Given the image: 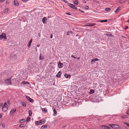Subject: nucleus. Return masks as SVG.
Returning a JSON list of instances; mask_svg holds the SVG:
<instances>
[{
  "label": "nucleus",
  "mask_w": 129,
  "mask_h": 129,
  "mask_svg": "<svg viewBox=\"0 0 129 129\" xmlns=\"http://www.w3.org/2000/svg\"><path fill=\"white\" fill-rule=\"evenodd\" d=\"M16 108H13V109H12L10 112V114H12L14 113H15L16 111Z\"/></svg>",
  "instance_id": "7"
},
{
  "label": "nucleus",
  "mask_w": 129,
  "mask_h": 129,
  "mask_svg": "<svg viewBox=\"0 0 129 129\" xmlns=\"http://www.w3.org/2000/svg\"><path fill=\"white\" fill-rule=\"evenodd\" d=\"M102 128L104 129H109L111 128V127L106 125H103L102 126Z\"/></svg>",
  "instance_id": "9"
},
{
  "label": "nucleus",
  "mask_w": 129,
  "mask_h": 129,
  "mask_svg": "<svg viewBox=\"0 0 129 129\" xmlns=\"http://www.w3.org/2000/svg\"><path fill=\"white\" fill-rule=\"evenodd\" d=\"M32 39L30 41H29V42L28 44V45H27L29 47L30 46V45H31V43L32 42Z\"/></svg>",
  "instance_id": "25"
},
{
  "label": "nucleus",
  "mask_w": 129,
  "mask_h": 129,
  "mask_svg": "<svg viewBox=\"0 0 129 129\" xmlns=\"http://www.w3.org/2000/svg\"><path fill=\"white\" fill-rule=\"evenodd\" d=\"M77 58L78 59H80V57H78V58Z\"/></svg>",
  "instance_id": "63"
},
{
  "label": "nucleus",
  "mask_w": 129,
  "mask_h": 129,
  "mask_svg": "<svg viewBox=\"0 0 129 129\" xmlns=\"http://www.w3.org/2000/svg\"><path fill=\"white\" fill-rule=\"evenodd\" d=\"M8 8H6V9H5L4 10V12H8Z\"/></svg>",
  "instance_id": "33"
},
{
  "label": "nucleus",
  "mask_w": 129,
  "mask_h": 129,
  "mask_svg": "<svg viewBox=\"0 0 129 129\" xmlns=\"http://www.w3.org/2000/svg\"><path fill=\"white\" fill-rule=\"evenodd\" d=\"M68 5L71 8L74 9L75 10H77V8H76L74 5H73L70 3L68 4Z\"/></svg>",
  "instance_id": "5"
},
{
  "label": "nucleus",
  "mask_w": 129,
  "mask_h": 129,
  "mask_svg": "<svg viewBox=\"0 0 129 129\" xmlns=\"http://www.w3.org/2000/svg\"><path fill=\"white\" fill-rule=\"evenodd\" d=\"M94 62H95V61H94V60L93 59L91 60V64H92Z\"/></svg>",
  "instance_id": "36"
},
{
  "label": "nucleus",
  "mask_w": 129,
  "mask_h": 129,
  "mask_svg": "<svg viewBox=\"0 0 129 129\" xmlns=\"http://www.w3.org/2000/svg\"><path fill=\"white\" fill-rule=\"evenodd\" d=\"M110 10V9L109 8H107L105 9V10L106 11H108Z\"/></svg>",
  "instance_id": "35"
},
{
  "label": "nucleus",
  "mask_w": 129,
  "mask_h": 129,
  "mask_svg": "<svg viewBox=\"0 0 129 129\" xmlns=\"http://www.w3.org/2000/svg\"><path fill=\"white\" fill-rule=\"evenodd\" d=\"M45 119H43L40 121H36L35 124L36 125H40L45 123Z\"/></svg>",
  "instance_id": "2"
},
{
  "label": "nucleus",
  "mask_w": 129,
  "mask_h": 129,
  "mask_svg": "<svg viewBox=\"0 0 129 129\" xmlns=\"http://www.w3.org/2000/svg\"><path fill=\"white\" fill-rule=\"evenodd\" d=\"M53 116H55L57 115V112L56 110L55 109H54L53 110Z\"/></svg>",
  "instance_id": "15"
},
{
  "label": "nucleus",
  "mask_w": 129,
  "mask_h": 129,
  "mask_svg": "<svg viewBox=\"0 0 129 129\" xmlns=\"http://www.w3.org/2000/svg\"><path fill=\"white\" fill-rule=\"evenodd\" d=\"M128 28V26H126L124 28V29H127Z\"/></svg>",
  "instance_id": "48"
},
{
  "label": "nucleus",
  "mask_w": 129,
  "mask_h": 129,
  "mask_svg": "<svg viewBox=\"0 0 129 129\" xmlns=\"http://www.w3.org/2000/svg\"><path fill=\"white\" fill-rule=\"evenodd\" d=\"M11 71L9 70H6L5 72L2 73L3 75H6L8 77H10V76H11L12 73Z\"/></svg>",
  "instance_id": "1"
},
{
  "label": "nucleus",
  "mask_w": 129,
  "mask_h": 129,
  "mask_svg": "<svg viewBox=\"0 0 129 129\" xmlns=\"http://www.w3.org/2000/svg\"><path fill=\"white\" fill-rule=\"evenodd\" d=\"M69 33H71V34H72L73 33V32L72 31H69Z\"/></svg>",
  "instance_id": "53"
},
{
  "label": "nucleus",
  "mask_w": 129,
  "mask_h": 129,
  "mask_svg": "<svg viewBox=\"0 0 129 129\" xmlns=\"http://www.w3.org/2000/svg\"><path fill=\"white\" fill-rule=\"evenodd\" d=\"M5 80V83L8 85H10L11 83L10 78L8 79Z\"/></svg>",
  "instance_id": "4"
},
{
  "label": "nucleus",
  "mask_w": 129,
  "mask_h": 129,
  "mask_svg": "<svg viewBox=\"0 0 129 129\" xmlns=\"http://www.w3.org/2000/svg\"><path fill=\"white\" fill-rule=\"evenodd\" d=\"M61 72L60 71L58 72L57 74L56 75V76L58 78H60L61 76Z\"/></svg>",
  "instance_id": "11"
},
{
  "label": "nucleus",
  "mask_w": 129,
  "mask_h": 129,
  "mask_svg": "<svg viewBox=\"0 0 129 129\" xmlns=\"http://www.w3.org/2000/svg\"><path fill=\"white\" fill-rule=\"evenodd\" d=\"M3 105V104L2 103H1L0 104V107L2 106Z\"/></svg>",
  "instance_id": "46"
},
{
  "label": "nucleus",
  "mask_w": 129,
  "mask_h": 129,
  "mask_svg": "<svg viewBox=\"0 0 129 129\" xmlns=\"http://www.w3.org/2000/svg\"><path fill=\"white\" fill-rule=\"evenodd\" d=\"M5 0H0V2L3 3L4 1H5Z\"/></svg>",
  "instance_id": "43"
},
{
  "label": "nucleus",
  "mask_w": 129,
  "mask_h": 129,
  "mask_svg": "<svg viewBox=\"0 0 129 129\" xmlns=\"http://www.w3.org/2000/svg\"><path fill=\"white\" fill-rule=\"evenodd\" d=\"M73 2L74 3L77 5L78 4V1L77 0H74L73 1Z\"/></svg>",
  "instance_id": "23"
},
{
  "label": "nucleus",
  "mask_w": 129,
  "mask_h": 129,
  "mask_svg": "<svg viewBox=\"0 0 129 129\" xmlns=\"http://www.w3.org/2000/svg\"><path fill=\"white\" fill-rule=\"evenodd\" d=\"M14 4L15 6H18L19 5V3L16 0H15L14 1Z\"/></svg>",
  "instance_id": "14"
},
{
  "label": "nucleus",
  "mask_w": 129,
  "mask_h": 129,
  "mask_svg": "<svg viewBox=\"0 0 129 129\" xmlns=\"http://www.w3.org/2000/svg\"><path fill=\"white\" fill-rule=\"evenodd\" d=\"M21 104L22 105L25 107H26V104L24 102H21Z\"/></svg>",
  "instance_id": "21"
},
{
  "label": "nucleus",
  "mask_w": 129,
  "mask_h": 129,
  "mask_svg": "<svg viewBox=\"0 0 129 129\" xmlns=\"http://www.w3.org/2000/svg\"><path fill=\"white\" fill-rule=\"evenodd\" d=\"M93 59L95 62L98 60V59L97 58H95Z\"/></svg>",
  "instance_id": "42"
},
{
  "label": "nucleus",
  "mask_w": 129,
  "mask_h": 129,
  "mask_svg": "<svg viewBox=\"0 0 129 129\" xmlns=\"http://www.w3.org/2000/svg\"><path fill=\"white\" fill-rule=\"evenodd\" d=\"M25 97L26 98V99L28 100L31 103H33L34 101V100L33 99L30 98L29 96H27L26 95Z\"/></svg>",
  "instance_id": "6"
},
{
  "label": "nucleus",
  "mask_w": 129,
  "mask_h": 129,
  "mask_svg": "<svg viewBox=\"0 0 129 129\" xmlns=\"http://www.w3.org/2000/svg\"><path fill=\"white\" fill-rule=\"evenodd\" d=\"M124 124H125V125H127V126H128L129 127V124L128 123H127L126 122H124Z\"/></svg>",
  "instance_id": "34"
},
{
  "label": "nucleus",
  "mask_w": 129,
  "mask_h": 129,
  "mask_svg": "<svg viewBox=\"0 0 129 129\" xmlns=\"http://www.w3.org/2000/svg\"><path fill=\"white\" fill-rule=\"evenodd\" d=\"M99 22H107V20H99L98 21Z\"/></svg>",
  "instance_id": "28"
},
{
  "label": "nucleus",
  "mask_w": 129,
  "mask_h": 129,
  "mask_svg": "<svg viewBox=\"0 0 129 129\" xmlns=\"http://www.w3.org/2000/svg\"><path fill=\"white\" fill-rule=\"evenodd\" d=\"M47 20V18L46 17H44L42 19V22L44 24H46V21Z\"/></svg>",
  "instance_id": "12"
},
{
  "label": "nucleus",
  "mask_w": 129,
  "mask_h": 129,
  "mask_svg": "<svg viewBox=\"0 0 129 129\" xmlns=\"http://www.w3.org/2000/svg\"><path fill=\"white\" fill-rule=\"evenodd\" d=\"M127 115H123L121 116V118H126L127 117Z\"/></svg>",
  "instance_id": "27"
},
{
  "label": "nucleus",
  "mask_w": 129,
  "mask_h": 129,
  "mask_svg": "<svg viewBox=\"0 0 129 129\" xmlns=\"http://www.w3.org/2000/svg\"><path fill=\"white\" fill-rule=\"evenodd\" d=\"M2 109L3 112H5L7 111L8 109V107H4L3 106Z\"/></svg>",
  "instance_id": "8"
},
{
  "label": "nucleus",
  "mask_w": 129,
  "mask_h": 129,
  "mask_svg": "<svg viewBox=\"0 0 129 129\" xmlns=\"http://www.w3.org/2000/svg\"><path fill=\"white\" fill-rule=\"evenodd\" d=\"M94 90L91 89L90 90V93L92 94L94 92Z\"/></svg>",
  "instance_id": "26"
},
{
  "label": "nucleus",
  "mask_w": 129,
  "mask_h": 129,
  "mask_svg": "<svg viewBox=\"0 0 129 129\" xmlns=\"http://www.w3.org/2000/svg\"><path fill=\"white\" fill-rule=\"evenodd\" d=\"M47 127V126L46 125H44L40 127V129H45Z\"/></svg>",
  "instance_id": "13"
},
{
  "label": "nucleus",
  "mask_w": 129,
  "mask_h": 129,
  "mask_svg": "<svg viewBox=\"0 0 129 129\" xmlns=\"http://www.w3.org/2000/svg\"><path fill=\"white\" fill-rule=\"evenodd\" d=\"M64 76L66 78H67L68 77H69L70 76V75L65 74L64 75Z\"/></svg>",
  "instance_id": "30"
},
{
  "label": "nucleus",
  "mask_w": 129,
  "mask_h": 129,
  "mask_svg": "<svg viewBox=\"0 0 129 129\" xmlns=\"http://www.w3.org/2000/svg\"><path fill=\"white\" fill-rule=\"evenodd\" d=\"M71 57L74 58H76L75 57V56L74 55H72L71 56Z\"/></svg>",
  "instance_id": "47"
},
{
  "label": "nucleus",
  "mask_w": 129,
  "mask_h": 129,
  "mask_svg": "<svg viewBox=\"0 0 129 129\" xmlns=\"http://www.w3.org/2000/svg\"><path fill=\"white\" fill-rule=\"evenodd\" d=\"M6 34L5 33V35H4V37H3V38H4L5 39H7V38L6 37Z\"/></svg>",
  "instance_id": "38"
},
{
  "label": "nucleus",
  "mask_w": 129,
  "mask_h": 129,
  "mask_svg": "<svg viewBox=\"0 0 129 129\" xmlns=\"http://www.w3.org/2000/svg\"><path fill=\"white\" fill-rule=\"evenodd\" d=\"M96 24L95 23H91V24L87 25H86V26H92L94 25H95Z\"/></svg>",
  "instance_id": "17"
},
{
  "label": "nucleus",
  "mask_w": 129,
  "mask_h": 129,
  "mask_svg": "<svg viewBox=\"0 0 129 129\" xmlns=\"http://www.w3.org/2000/svg\"><path fill=\"white\" fill-rule=\"evenodd\" d=\"M38 36L39 37H40L41 36L40 33L38 34Z\"/></svg>",
  "instance_id": "51"
},
{
  "label": "nucleus",
  "mask_w": 129,
  "mask_h": 129,
  "mask_svg": "<svg viewBox=\"0 0 129 129\" xmlns=\"http://www.w3.org/2000/svg\"><path fill=\"white\" fill-rule=\"evenodd\" d=\"M22 83L23 84H25V81H23L22 82Z\"/></svg>",
  "instance_id": "50"
},
{
  "label": "nucleus",
  "mask_w": 129,
  "mask_h": 129,
  "mask_svg": "<svg viewBox=\"0 0 129 129\" xmlns=\"http://www.w3.org/2000/svg\"><path fill=\"white\" fill-rule=\"evenodd\" d=\"M7 4H8L9 3V2L8 1H7L6 2Z\"/></svg>",
  "instance_id": "57"
},
{
  "label": "nucleus",
  "mask_w": 129,
  "mask_h": 129,
  "mask_svg": "<svg viewBox=\"0 0 129 129\" xmlns=\"http://www.w3.org/2000/svg\"><path fill=\"white\" fill-rule=\"evenodd\" d=\"M7 103L8 104H9L10 103V101L9 100H8L7 101Z\"/></svg>",
  "instance_id": "52"
},
{
  "label": "nucleus",
  "mask_w": 129,
  "mask_h": 129,
  "mask_svg": "<svg viewBox=\"0 0 129 129\" xmlns=\"http://www.w3.org/2000/svg\"><path fill=\"white\" fill-rule=\"evenodd\" d=\"M42 110L44 113H46L47 111V110L46 108H42Z\"/></svg>",
  "instance_id": "18"
},
{
  "label": "nucleus",
  "mask_w": 129,
  "mask_h": 129,
  "mask_svg": "<svg viewBox=\"0 0 129 129\" xmlns=\"http://www.w3.org/2000/svg\"><path fill=\"white\" fill-rule=\"evenodd\" d=\"M29 83L28 82H25V84H29Z\"/></svg>",
  "instance_id": "58"
},
{
  "label": "nucleus",
  "mask_w": 129,
  "mask_h": 129,
  "mask_svg": "<svg viewBox=\"0 0 129 129\" xmlns=\"http://www.w3.org/2000/svg\"><path fill=\"white\" fill-rule=\"evenodd\" d=\"M82 2L83 3H86V1L84 0H82Z\"/></svg>",
  "instance_id": "45"
},
{
  "label": "nucleus",
  "mask_w": 129,
  "mask_h": 129,
  "mask_svg": "<svg viewBox=\"0 0 129 129\" xmlns=\"http://www.w3.org/2000/svg\"><path fill=\"white\" fill-rule=\"evenodd\" d=\"M66 14H67V15H71V14L69 13H66Z\"/></svg>",
  "instance_id": "55"
},
{
  "label": "nucleus",
  "mask_w": 129,
  "mask_h": 129,
  "mask_svg": "<svg viewBox=\"0 0 129 129\" xmlns=\"http://www.w3.org/2000/svg\"><path fill=\"white\" fill-rule=\"evenodd\" d=\"M40 59H43L44 58V57L43 56H41V54H40Z\"/></svg>",
  "instance_id": "29"
},
{
  "label": "nucleus",
  "mask_w": 129,
  "mask_h": 129,
  "mask_svg": "<svg viewBox=\"0 0 129 129\" xmlns=\"http://www.w3.org/2000/svg\"><path fill=\"white\" fill-rule=\"evenodd\" d=\"M1 124L3 128H4L5 127V125L4 123H2Z\"/></svg>",
  "instance_id": "31"
},
{
  "label": "nucleus",
  "mask_w": 129,
  "mask_h": 129,
  "mask_svg": "<svg viewBox=\"0 0 129 129\" xmlns=\"http://www.w3.org/2000/svg\"><path fill=\"white\" fill-rule=\"evenodd\" d=\"M23 124H20L19 125V126L21 127H23Z\"/></svg>",
  "instance_id": "37"
},
{
  "label": "nucleus",
  "mask_w": 129,
  "mask_h": 129,
  "mask_svg": "<svg viewBox=\"0 0 129 129\" xmlns=\"http://www.w3.org/2000/svg\"><path fill=\"white\" fill-rule=\"evenodd\" d=\"M3 74L2 73H1L0 74V83L2 82V76Z\"/></svg>",
  "instance_id": "16"
},
{
  "label": "nucleus",
  "mask_w": 129,
  "mask_h": 129,
  "mask_svg": "<svg viewBox=\"0 0 129 129\" xmlns=\"http://www.w3.org/2000/svg\"><path fill=\"white\" fill-rule=\"evenodd\" d=\"M2 117V114H0V118H1Z\"/></svg>",
  "instance_id": "56"
},
{
  "label": "nucleus",
  "mask_w": 129,
  "mask_h": 129,
  "mask_svg": "<svg viewBox=\"0 0 129 129\" xmlns=\"http://www.w3.org/2000/svg\"><path fill=\"white\" fill-rule=\"evenodd\" d=\"M4 35H5V33H2L0 35V39H2L4 37Z\"/></svg>",
  "instance_id": "20"
},
{
  "label": "nucleus",
  "mask_w": 129,
  "mask_h": 129,
  "mask_svg": "<svg viewBox=\"0 0 129 129\" xmlns=\"http://www.w3.org/2000/svg\"><path fill=\"white\" fill-rule=\"evenodd\" d=\"M30 118L29 117H27L26 119V122H29V121L30 120Z\"/></svg>",
  "instance_id": "22"
},
{
  "label": "nucleus",
  "mask_w": 129,
  "mask_h": 129,
  "mask_svg": "<svg viewBox=\"0 0 129 129\" xmlns=\"http://www.w3.org/2000/svg\"><path fill=\"white\" fill-rule=\"evenodd\" d=\"M52 38V35H51V36H50V38Z\"/></svg>",
  "instance_id": "59"
},
{
  "label": "nucleus",
  "mask_w": 129,
  "mask_h": 129,
  "mask_svg": "<svg viewBox=\"0 0 129 129\" xmlns=\"http://www.w3.org/2000/svg\"><path fill=\"white\" fill-rule=\"evenodd\" d=\"M126 113L127 114L129 115V109L127 110Z\"/></svg>",
  "instance_id": "41"
},
{
  "label": "nucleus",
  "mask_w": 129,
  "mask_h": 129,
  "mask_svg": "<svg viewBox=\"0 0 129 129\" xmlns=\"http://www.w3.org/2000/svg\"><path fill=\"white\" fill-rule=\"evenodd\" d=\"M120 8L119 7L118 8H117L116 10L115 11V13H117L118 12L120 11Z\"/></svg>",
  "instance_id": "19"
},
{
  "label": "nucleus",
  "mask_w": 129,
  "mask_h": 129,
  "mask_svg": "<svg viewBox=\"0 0 129 129\" xmlns=\"http://www.w3.org/2000/svg\"><path fill=\"white\" fill-rule=\"evenodd\" d=\"M13 81H15L16 80V79H13Z\"/></svg>",
  "instance_id": "62"
},
{
  "label": "nucleus",
  "mask_w": 129,
  "mask_h": 129,
  "mask_svg": "<svg viewBox=\"0 0 129 129\" xmlns=\"http://www.w3.org/2000/svg\"><path fill=\"white\" fill-rule=\"evenodd\" d=\"M67 35H70V33H69V31L67 32Z\"/></svg>",
  "instance_id": "44"
},
{
  "label": "nucleus",
  "mask_w": 129,
  "mask_h": 129,
  "mask_svg": "<svg viewBox=\"0 0 129 129\" xmlns=\"http://www.w3.org/2000/svg\"><path fill=\"white\" fill-rule=\"evenodd\" d=\"M7 105V103L6 102H5L4 103L3 106L4 107H6V105Z\"/></svg>",
  "instance_id": "39"
},
{
  "label": "nucleus",
  "mask_w": 129,
  "mask_h": 129,
  "mask_svg": "<svg viewBox=\"0 0 129 129\" xmlns=\"http://www.w3.org/2000/svg\"><path fill=\"white\" fill-rule=\"evenodd\" d=\"M110 125L112 128L115 129H121V127L119 126L116 124Z\"/></svg>",
  "instance_id": "3"
},
{
  "label": "nucleus",
  "mask_w": 129,
  "mask_h": 129,
  "mask_svg": "<svg viewBox=\"0 0 129 129\" xmlns=\"http://www.w3.org/2000/svg\"><path fill=\"white\" fill-rule=\"evenodd\" d=\"M21 0L24 2H26L27 1V0Z\"/></svg>",
  "instance_id": "49"
},
{
  "label": "nucleus",
  "mask_w": 129,
  "mask_h": 129,
  "mask_svg": "<svg viewBox=\"0 0 129 129\" xmlns=\"http://www.w3.org/2000/svg\"><path fill=\"white\" fill-rule=\"evenodd\" d=\"M127 22H129V20H128Z\"/></svg>",
  "instance_id": "64"
},
{
  "label": "nucleus",
  "mask_w": 129,
  "mask_h": 129,
  "mask_svg": "<svg viewBox=\"0 0 129 129\" xmlns=\"http://www.w3.org/2000/svg\"><path fill=\"white\" fill-rule=\"evenodd\" d=\"M63 64L62 63L60 62V61L59 62V63L58 65V67L59 68H60L63 67Z\"/></svg>",
  "instance_id": "10"
},
{
  "label": "nucleus",
  "mask_w": 129,
  "mask_h": 129,
  "mask_svg": "<svg viewBox=\"0 0 129 129\" xmlns=\"http://www.w3.org/2000/svg\"><path fill=\"white\" fill-rule=\"evenodd\" d=\"M35 49H36V51H37V49L36 47L35 48Z\"/></svg>",
  "instance_id": "60"
},
{
  "label": "nucleus",
  "mask_w": 129,
  "mask_h": 129,
  "mask_svg": "<svg viewBox=\"0 0 129 129\" xmlns=\"http://www.w3.org/2000/svg\"><path fill=\"white\" fill-rule=\"evenodd\" d=\"M25 121V120L24 119H22L20 120L19 121V122L20 123H22L24 122Z\"/></svg>",
  "instance_id": "24"
},
{
  "label": "nucleus",
  "mask_w": 129,
  "mask_h": 129,
  "mask_svg": "<svg viewBox=\"0 0 129 129\" xmlns=\"http://www.w3.org/2000/svg\"><path fill=\"white\" fill-rule=\"evenodd\" d=\"M29 116H31V115H32V112L30 110L29 111Z\"/></svg>",
  "instance_id": "32"
},
{
  "label": "nucleus",
  "mask_w": 129,
  "mask_h": 129,
  "mask_svg": "<svg viewBox=\"0 0 129 129\" xmlns=\"http://www.w3.org/2000/svg\"><path fill=\"white\" fill-rule=\"evenodd\" d=\"M40 46V45H37V46L39 47Z\"/></svg>",
  "instance_id": "61"
},
{
  "label": "nucleus",
  "mask_w": 129,
  "mask_h": 129,
  "mask_svg": "<svg viewBox=\"0 0 129 129\" xmlns=\"http://www.w3.org/2000/svg\"><path fill=\"white\" fill-rule=\"evenodd\" d=\"M85 8L86 9H88L89 8V7L88 6H85Z\"/></svg>",
  "instance_id": "40"
},
{
  "label": "nucleus",
  "mask_w": 129,
  "mask_h": 129,
  "mask_svg": "<svg viewBox=\"0 0 129 129\" xmlns=\"http://www.w3.org/2000/svg\"><path fill=\"white\" fill-rule=\"evenodd\" d=\"M63 2H65L66 3H67L68 2L67 1H64V0H63Z\"/></svg>",
  "instance_id": "54"
}]
</instances>
